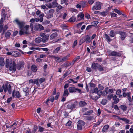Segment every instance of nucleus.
Instances as JSON below:
<instances>
[{
    "label": "nucleus",
    "instance_id": "nucleus-1",
    "mask_svg": "<svg viewBox=\"0 0 133 133\" xmlns=\"http://www.w3.org/2000/svg\"><path fill=\"white\" fill-rule=\"evenodd\" d=\"M6 67L9 68L10 70L15 71L16 70V64L14 61L12 59H6Z\"/></svg>",
    "mask_w": 133,
    "mask_h": 133
},
{
    "label": "nucleus",
    "instance_id": "nucleus-2",
    "mask_svg": "<svg viewBox=\"0 0 133 133\" xmlns=\"http://www.w3.org/2000/svg\"><path fill=\"white\" fill-rule=\"evenodd\" d=\"M2 88L4 92H6L8 90L9 93L11 94V87L10 84L8 83L4 84L2 86Z\"/></svg>",
    "mask_w": 133,
    "mask_h": 133
},
{
    "label": "nucleus",
    "instance_id": "nucleus-3",
    "mask_svg": "<svg viewBox=\"0 0 133 133\" xmlns=\"http://www.w3.org/2000/svg\"><path fill=\"white\" fill-rule=\"evenodd\" d=\"M29 25H26L24 27V29H22L19 31V34L22 35L23 34L29 35L30 32L29 30Z\"/></svg>",
    "mask_w": 133,
    "mask_h": 133
},
{
    "label": "nucleus",
    "instance_id": "nucleus-4",
    "mask_svg": "<svg viewBox=\"0 0 133 133\" xmlns=\"http://www.w3.org/2000/svg\"><path fill=\"white\" fill-rule=\"evenodd\" d=\"M78 102L75 101L73 103H69L67 105V108L68 109H70L71 110L75 108L77 105Z\"/></svg>",
    "mask_w": 133,
    "mask_h": 133
},
{
    "label": "nucleus",
    "instance_id": "nucleus-5",
    "mask_svg": "<svg viewBox=\"0 0 133 133\" xmlns=\"http://www.w3.org/2000/svg\"><path fill=\"white\" fill-rule=\"evenodd\" d=\"M107 52L111 56L120 57L121 55V54L120 52H117L114 51H112L110 50L108 51Z\"/></svg>",
    "mask_w": 133,
    "mask_h": 133
},
{
    "label": "nucleus",
    "instance_id": "nucleus-6",
    "mask_svg": "<svg viewBox=\"0 0 133 133\" xmlns=\"http://www.w3.org/2000/svg\"><path fill=\"white\" fill-rule=\"evenodd\" d=\"M16 24L18 25L20 29H22L25 23L23 22H21L19 21L18 19H16L14 21Z\"/></svg>",
    "mask_w": 133,
    "mask_h": 133
},
{
    "label": "nucleus",
    "instance_id": "nucleus-7",
    "mask_svg": "<svg viewBox=\"0 0 133 133\" xmlns=\"http://www.w3.org/2000/svg\"><path fill=\"white\" fill-rule=\"evenodd\" d=\"M85 122L82 120L79 121L77 123V129L78 130H81L82 129V127L84 125Z\"/></svg>",
    "mask_w": 133,
    "mask_h": 133
},
{
    "label": "nucleus",
    "instance_id": "nucleus-8",
    "mask_svg": "<svg viewBox=\"0 0 133 133\" xmlns=\"http://www.w3.org/2000/svg\"><path fill=\"white\" fill-rule=\"evenodd\" d=\"M90 92L92 94H93L94 93H97V95L99 96H100L102 94V91L100 90H98L97 87L94 88L93 90H91Z\"/></svg>",
    "mask_w": 133,
    "mask_h": 133
},
{
    "label": "nucleus",
    "instance_id": "nucleus-9",
    "mask_svg": "<svg viewBox=\"0 0 133 133\" xmlns=\"http://www.w3.org/2000/svg\"><path fill=\"white\" fill-rule=\"evenodd\" d=\"M101 3L99 2H97L96 3V6H94L92 8V9L93 10L94 9L96 10H99L101 9Z\"/></svg>",
    "mask_w": 133,
    "mask_h": 133
},
{
    "label": "nucleus",
    "instance_id": "nucleus-10",
    "mask_svg": "<svg viewBox=\"0 0 133 133\" xmlns=\"http://www.w3.org/2000/svg\"><path fill=\"white\" fill-rule=\"evenodd\" d=\"M54 10L53 9H51L49 11L48 13L46 15V18L49 19L52 17L53 16V14Z\"/></svg>",
    "mask_w": 133,
    "mask_h": 133
},
{
    "label": "nucleus",
    "instance_id": "nucleus-11",
    "mask_svg": "<svg viewBox=\"0 0 133 133\" xmlns=\"http://www.w3.org/2000/svg\"><path fill=\"white\" fill-rule=\"evenodd\" d=\"M12 95L13 97H16L17 98L20 97L21 96L20 93L18 91H13Z\"/></svg>",
    "mask_w": 133,
    "mask_h": 133
},
{
    "label": "nucleus",
    "instance_id": "nucleus-12",
    "mask_svg": "<svg viewBox=\"0 0 133 133\" xmlns=\"http://www.w3.org/2000/svg\"><path fill=\"white\" fill-rule=\"evenodd\" d=\"M119 34L121 36L120 38L122 40L124 39L126 37L127 34L126 32L123 31H121L119 33Z\"/></svg>",
    "mask_w": 133,
    "mask_h": 133
},
{
    "label": "nucleus",
    "instance_id": "nucleus-13",
    "mask_svg": "<svg viewBox=\"0 0 133 133\" xmlns=\"http://www.w3.org/2000/svg\"><path fill=\"white\" fill-rule=\"evenodd\" d=\"M99 66V65L98 63H93L92 64L91 68L95 70H97Z\"/></svg>",
    "mask_w": 133,
    "mask_h": 133
},
{
    "label": "nucleus",
    "instance_id": "nucleus-14",
    "mask_svg": "<svg viewBox=\"0 0 133 133\" xmlns=\"http://www.w3.org/2000/svg\"><path fill=\"white\" fill-rule=\"evenodd\" d=\"M58 35V34L57 32L53 33L50 36V40L54 39Z\"/></svg>",
    "mask_w": 133,
    "mask_h": 133
},
{
    "label": "nucleus",
    "instance_id": "nucleus-15",
    "mask_svg": "<svg viewBox=\"0 0 133 133\" xmlns=\"http://www.w3.org/2000/svg\"><path fill=\"white\" fill-rule=\"evenodd\" d=\"M23 91L25 93L26 96L29 95V89L28 88L26 87H24L23 89Z\"/></svg>",
    "mask_w": 133,
    "mask_h": 133
},
{
    "label": "nucleus",
    "instance_id": "nucleus-16",
    "mask_svg": "<svg viewBox=\"0 0 133 133\" xmlns=\"http://www.w3.org/2000/svg\"><path fill=\"white\" fill-rule=\"evenodd\" d=\"M84 38L85 42L87 43H90L91 42V40L90 39V37H89L88 35L85 36Z\"/></svg>",
    "mask_w": 133,
    "mask_h": 133
},
{
    "label": "nucleus",
    "instance_id": "nucleus-17",
    "mask_svg": "<svg viewBox=\"0 0 133 133\" xmlns=\"http://www.w3.org/2000/svg\"><path fill=\"white\" fill-rule=\"evenodd\" d=\"M24 64V62H20L18 64L17 66V68L18 70H20L21 68L23 67Z\"/></svg>",
    "mask_w": 133,
    "mask_h": 133
},
{
    "label": "nucleus",
    "instance_id": "nucleus-18",
    "mask_svg": "<svg viewBox=\"0 0 133 133\" xmlns=\"http://www.w3.org/2000/svg\"><path fill=\"white\" fill-rule=\"evenodd\" d=\"M87 103L84 101H80L79 103V105L80 107H83L87 105Z\"/></svg>",
    "mask_w": 133,
    "mask_h": 133
},
{
    "label": "nucleus",
    "instance_id": "nucleus-19",
    "mask_svg": "<svg viewBox=\"0 0 133 133\" xmlns=\"http://www.w3.org/2000/svg\"><path fill=\"white\" fill-rule=\"evenodd\" d=\"M31 69L34 72H36L37 70V67L35 65H32L31 67Z\"/></svg>",
    "mask_w": 133,
    "mask_h": 133
},
{
    "label": "nucleus",
    "instance_id": "nucleus-20",
    "mask_svg": "<svg viewBox=\"0 0 133 133\" xmlns=\"http://www.w3.org/2000/svg\"><path fill=\"white\" fill-rule=\"evenodd\" d=\"M109 127V125H105L103 127L102 129V131L103 132H104L107 130Z\"/></svg>",
    "mask_w": 133,
    "mask_h": 133
},
{
    "label": "nucleus",
    "instance_id": "nucleus-21",
    "mask_svg": "<svg viewBox=\"0 0 133 133\" xmlns=\"http://www.w3.org/2000/svg\"><path fill=\"white\" fill-rule=\"evenodd\" d=\"M117 96L115 95L113 97V100L114 101V103L115 104L117 103L119 101V99L118 98H117Z\"/></svg>",
    "mask_w": 133,
    "mask_h": 133
},
{
    "label": "nucleus",
    "instance_id": "nucleus-22",
    "mask_svg": "<svg viewBox=\"0 0 133 133\" xmlns=\"http://www.w3.org/2000/svg\"><path fill=\"white\" fill-rule=\"evenodd\" d=\"M119 108L121 109L123 111H125L127 109V107L125 105H120Z\"/></svg>",
    "mask_w": 133,
    "mask_h": 133
},
{
    "label": "nucleus",
    "instance_id": "nucleus-23",
    "mask_svg": "<svg viewBox=\"0 0 133 133\" xmlns=\"http://www.w3.org/2000/svg\"><path fill=\"white\" fill-rule=\"evenodd\" d=\"M49 37L46 35L43 36L42 38V41L43 43L46 42L48 39Z\"/></svg>",
    "mask_w": 133,
    "mask_h": 133
},
{
    "label": "nucleus",
    "instance_id": "nucleus-24",
    "mask_svg": "<svg viewBox=\"0 0 133 133\" xmlns=\"http://www.w3.org/2000/svg\"><path fill=\"white\" fill-rule=\"evenodd\" d=\"M35 41L36 43H39L42 41V38L40 37H38L35 39Z\"/></svg>",
    "mask_w": 133,
    "mask_h": 133
},
{
    "label": "nucleus",
    "instance_id": "nucleus-25",
    "mask_svg": "<svg viewBox=\"0 0 133 133\" xmlns=\"http://www.w3.org/2000/svg\"><path fill=\"white\" fill-rule=\"evenodd\" d=\"M76 88L73 87H70L69 88V91L70 93L75 92Z\"/></svg>",
    "mask_w": 133,
    "mask_h": 133
},
{
    "label": "nucleus",
    "instance_id": "nucleus-26",
    "mask_svg": "<svg viewBox=\"0 0 133 133\" xmlns=\"http://www.w3.org/2000/svg\"><path fill=\"white\" fill-rule=\"evenodd\" d=\"M11 34V33L8 31H7L5 33V37L6 39H8L10 36Z\"/></svg>",
    "mask_w": 133,
    "mask_h": 133
},
{
    "label": "nucleus",
    "instance_id": "nucleus-27",
    "mask_svg": "<svg viewBox=\"0 0 133 133\" xmlns=\"http://www.w3.org/2000/svg\"><path fill=\"white\" fill-rule=\"evenodd\" d=\"M61 26L63 29H68V26L65 24H63L61 25Z\"/></svg>",
    "mask_w": 133,
    "mask_h": 133
},
{
    "label": "nucleus",
    "instance_id": "nucleus-28",
    "mask_svg": "<svg viewBox=\"0 0 133 133\" xmlns=\"http://www.w3.org/2000/svg\"><path fill=\"white\" fill-rule=\"evenodd\" d=\"M90 98L91 99H92L93 100H97V99L98 98H99L100 97V96H94L92 95H90Z\"/></svg>",
    "mask_w": 133,
    "mask_h": 133
},
{
    "label": "nucleus",
    "instance_id": "nucleus-29",
    "mask_svg": "<svg viewBox=\"0 0 133 133\" xmlns=\"http://www.w3.org/2000/svg\"><path fill=\"white\" fill-rule=\"evenodd\" d=\"M38 79L37 78L35 79L33 83L34 84H36L37 87H39L40 86V84L38 83Z\"/></svg>",
    "mask_w": 133,
    "mask_h": 133
},
{
    "label": "nucleus",
    "instance_id": "nucleus-30",
    "mask_svg": "<svg viewBox=\"0 0 133 133\" xmlns=\"http://www.w3.org/2000/svg\"><path fill=\"white\" fill-rule=\"evenodd\" d=\"M5 63L4 59L1 58H0V65L2 66H4V65Z\"/></svg>",
    "mask_w": 133,
    "mask_h": 133
},
{
    "label": "nucleus",
    "instance_id": "nucleus-31",
    "mask_svg": "<svg viewBox=\"0 0 133 133\" xmlns=\"http://www.w3.org/2000/svg\"><path fill=\"white\" fill-rule=\"evenodd\" d=\"M108 88H105V90L103 92V93H102V94L103 95L106 96L108 94L107 92V90L108 89Z\"/></svg>",
    "mask_w": 133,
    "mask_h": 133
},
{
    "label": "nucleus",
    "instance_id": "nucleus-32",
    "mask_svg": "<svg viewBox=\"0 0 133 133\" xmlns=\"http://www.w3.org/2000/svg\"><path fill=\"white\" fill-rule=\"evenodd\" d=\"M114 11L117 14L120 15H124V14H122V12L120 11L119 10H118L117 9H114Z\"/></svg>",
    "mask_w": 133,
    "mask_h": 133
},
{
    "label": "nucleus",
    "instance_id": "nucleus-33",
    "mask_svg": "<svg viewBox=\"0 0 133 133\" xmlns=\"http://www.w3.org/2000/svg\"><path fill=\"white\" fill-rule=\"evenodd\" d=\"M93 112V110H91L88 111L83 114L84 115H89L91 114Z\"/></svg>",
    "mask_w": 133,
    "mask_h": 133
},
{
    "label": "nucleus",
    "instance_id": "nucleus-34",
    "mask_svg": "<svg viewBox=\"0 0 133 133\" xmlns=\"http://www.w3.org/2000/svg\"><path fill=\"white\" fill-rule=\"evenodd\" d=\"M105 36L106 39L109 42H110L111 41V39L110 38L109 36L107 34H105Z\"/></svg>",
    "mask_w": 133,
    "mask_h": 133
},
{
    "label": "nucleus",
    "instance_id": "nucleus-35",
    "mask_svg": "<svg viewBox=\"0 0 133 133\" xmlns=\"http://www.w3.org/2000/svg\"><path fill=\"white\" fill-rule=\"evenodd\" d=\"M70 55H67L65 56L64 57L62 58V60H63L64 61H66L67 60L69 57H70Z\"/></svg>",
    "mask_w": 133,
    "mask_h": 133
},
{
    "label": "nucleus",
    "instance_id": "nucleus-36",
    "mask_svg": "<svg viewBox=\"0 0 133 133\" xmlns=\"http://www.w3.org/2000/svg\"><path fill=\"white\" fill-rule=\"evenodd\" d=\"M76 20V18L74 17H72L70 18L69 20V21L71 22H74Z\"/></svg>",
    "mask_w": 133,
    "mask_h": 133
},
{
    "label": "nucleus",
    "instance_id": "nucleus-37",
    "mask_svg": "<svg viewBox=\"0 0 133 133\" xmlns=\"http://www.w3.org/2000/svg\"><path fill=\"white\" fill-rule=\"evenodd\" d=\"M109 35L111 37H113L115 36V34L113 30H111V31Z\"/></svg>",
    "mask_w": 133,
    "mask_h": 133
},
{
    "label": "nucleus",
    "instance_id": "nucleus-38",
    "mask_svg": "<svg viewBox=\"0 0 133 133\" xmlns=\"http://www.w3.org/2000/svg\"><path fill=\"white\" fill-rule=\"evenodd\" d=\"M69 94V92L67 89H66L64 90L63 96L64 97L68 96Z\"/></svg>",
    "mask_w": 133,
    "mask_h": 133
},
{
    "label": "nucleus",
    "instance_id": "nucleus-39",
    "mask_svg": "<svg viewBox=\"0 0 133 133\" xmlns=\"http://www.w3.org/2000/svg\"><path fill=\"white\" fill-rule=\"evenodd\" d=\"M130 93H128L127 98L129 101L131 102H132V99L130 96Z\"/></svg>",
    "mask_w": 133,
    "mask_h": 133
},
{
    "label": "nucleus",
    "instance_id": "nucleus-40",
    "mask_svg": "<svg viewBox=\"0 0 133 133\" xmlns=\"http://www.w3.org/2000/svg\"><path fill=\"white\" fill-rule=\"evenodd\" d=\"M37 127L36 126H34L33 130L32 131L31 133H35L37 130Z\"/></svg>",
    "mask_w": 133,
    "mask_h": 133
},
{
    "label": "nucleus",
    "instance_id": "nucleus-41",
    "mask_svg": "<svg viewBox=\"0 0 133 133\" xmlns=\"http://www.w3.org/2000/svg\"><path fill=\"white\" fill-rule=\"evenodd\" d=\"M45 129L44 128L41 126H39L38 128V131L40 132H42Z\"/></svg>",
    "mask_w": 133,
    "mask_h": 133
},
{
    "label": "nucleus",
    "instance_id": "nucleus-42",
    "mask_svg": "<svg viewBox=\"0 0 133 133\" xmlns=\"http://www.w3.org/2000/svg\"><path fill=\"white\" fill-rule=\"evenodd\" d=\"M98 23V22L97 21H95L92 22L91 23L92 26H96L97 25Z\"/></svg>",
    "mask_w": 133,
    "mask_h": 133
},
{
    "label": "nucleus",
    "instance_id": "nucleus-43",
    "mask_svg": "<svg viewBox=\"0 0 133 133\" xmlns=\"http://www.w3.org/2000/svg\"><path fill=\"white\" fill-rule=\"evenodd\" d=\"M98 87L99 89V90H100L101 91L104 89V87L101 84H99L98 85Z\"/></svg>",
    "mask_w": 133,
    "mask_h": 133
},
{
    "label": "nucleus",
    "instance_id": "nucleus-44",
    "mask_svg": "<svg viewBox=\"0 0 133 133\" xmlns=\"http://www.w3.org/2000/svg\"><path fill=\"white\" fill-rule=\"evenodd\" d=\"M107 100L106 99H103L101 102L102 104L103 105H105L107 103Z\"/></svg>",
    "mask_w": 133,
    "mask_h": 133
},
{
    "label": "nucleus",
    "instance_id": "nucleus-45",
    "mask_svg": "<svg viewBox=\"0 0 133 133\" xmlns=\"http://www.w3.org/2000/svg\"><path fill=\"white\" fill-rule=\"evenodd\" d=\"M52 7L53 8L56 7L58 3L57 2H52Z\"/></svg>",
    "mask_w": 133,
    "mask_h": 133
},
{
    "label": "nucleus",
    "instance_id": "nucleus-46",
    "mask_svg": "<svg viewBox=\"0 0 133 133\" xmlns=\"http://www.w3.org/2000/svg\"><path fill=\"white\" fill-rule=\"evenodd\" d=\"M94 118V117L92 116H88L86 117V119L89 120H93Z\"/></svg>",
    "mask_w": 133,
    "mask_h": 133
},
{
    "label": "nucleus",
    "instance_id": "nucleus-47",
    "mask_svg": "<svg viewBox=\"0 0 133 133\" xmlns=\"http://www.w3.org/2000/svg\"><path fill=\"white\" fill-rule=\"evenodd\" d=\"M45 80V78H40L39 79V82L40 83L44 82Z\"/></svg>",
    "mask_w": 133,
    "mask_h": 133
},
{
    "label": "nucleus",
    "instance_id": "nucleus-48",
    "mask_svg": "<svg viewBox=\"0 0 133 133\" xmlns=\"http://www.w3.org/2000/svg\"><path fill=\"white\" fill-rule=\"evenodd\" d=\"M8 26L7 25H6L4 26V28H3V32L2 34H3L4 33V32L6 31V30L8 29Z\"/></svg>",
    "mask_w": 133,
    "mask_h": 133
},
{
    "label": "nucleus",
    "instance_id": "nucleus-49",
    "mask_svg": "<svg viewBox=\"0 0 133 133\" xmlns=\"http://www.w3.org/2000/svg\"><path fill=\"white\" fill-rule=\"evenodd\" d=\"M62 7L60 5H58L57 7V8L56 10L58 12L60 9L62 8Z\"/></svg>",
    "mask_w": 133,
    "mask_h": 133
},
{
    "label": "nucleus",
    "instance_id": "nucleus-50",
    "mask_svg": "<svg viewBox=\"0 0 133 133\" xmlns=\"http://www.w3.org/2000/svg\"><path fill=\"white\" fill-rule=\"evenodd\" d=\"M78 17H80L81 18H83L84 17V14L82 13H81L77 15Z\"/></svg>",
    "mask_w": 133,
    "mask_h": 133
},
{
    "label": "nucleus",
    "instance_id": "nucleus-51",
    "mask_svg": "<svg viewBox=\"0 0 133 133\" xmlns=\"http://www.w3.org/2000/svg\"><path fill=\"white\" fill-rule=\"evenodd\" d=\"M50 22L49 21H46L42 22V24L43 25H45L50 23Z\"/></svg>",
    "mask_w": 133,
    "mask_h": 133
},
{
    "label": "nucleus",
    "instance_id": "nucleus-52",
    "mask_svg": "<svg viewBox=\"0 0 133 133\" xmlns=\"http://www.w3.org/2000/svg\"><path fill=\"white\" fill-rule=\"evenodd\" d=\"M60 48L59 47L57 48L54 51V52L55 53H57L58 51L60 50Z\"/></svg>",
    "mask_w": 133,
    "mask_h": 133
},
{
    "label": "nucleus",
    "instance_id": "nucleus-53",
    "mask_svg": "<svg viewBox=\"0 0 133 133\" xmlns=\"http://www.w3.org/2000/svg\"><path fill=\"white\" fill-rule=\"evenodd\" d=\"M114 96L112 94L109 95L108 96V100H110L111 98H113Z\"/></svg>",
    "mask_w": 133,
    "mask_h": 133
},
{
    "label": "nucleus",
    "instance_id": "nucleus-54",
    "mask_svg": "<svg viewBox=\"0 0 133 133\" xmlns=\"http://www.w3.org/2000/svg\"><path fill=\"white\" fill-rule=\"evenodd\" d=\"M38 24L39 26V30H40V31L43 30L44 29L42 25L40 24Z\"/></svg>",
    "mask_w": 133,
    "mask_h": 133
},
{
    "label": "nucleus",
    "instance_id": "nucleus-55",
    "mask_svg": "<svg viewBox=\"0 0 133 133\" xmlns=\"http://www.w3.org/2000/svg\"><path fill=\"white\" fill-rule=\"evenodd\" d=\"M111 17H115L117 16V15L114 13L111 12L110 14Z\"/></svg>",
    "mask_w": 133,
    "mask_h": 133
},
{
    "label": "nucleus",
    "instance_id": "nucleus-56",
    "mask_svg": "<svg viewBox=\"0 0 133 133\" xmlns=\"http://www.w3.org/2000/svg\"><path fill=\"white\" fill-rule=\"evenodd\" d=\"M35 29L36 30L40 31L39 30V26L38 24L36 25L35 26Z\"/></svg>",
    "mask_w": 133,
    "mask_h": 133
},
{
    "label": "nucleus",
    "instance_id": "nucleus-57",
    "mask_svg": "<svg viewBox=\"0 0 133 133\" xmlns=\"http://www.w3.org/2000/svg\"><path fill=\"white\" fill-rule=\"evenodd\" d=\"M121 92V90L120 89L118 90L116 92V94L117 95H119Z\"/></svg>",
    "mask_w": 133,
    "mask_h": 133
},
{
    "label": "nucleus",
    "instance_id": "nucleus-58",
    "mask_svg": "<svg viewBox=\"0 0 133 133\" xmlns=\"http://www.w3.org/2000/svg\"><path fill=\"white\" fill-rule=\"evenodd\" d=\"M88 110V108H83L82 109L81 111L83 112H84Z\"/></svg>",
    "mask_w": 133,
    "mask_h": 133
},
{
    "label": "nucleus",
    "instance_id": "nucleus-59",
    "mask_svg": "<svg viewBox=\"0 0 133 133\" xmlns=\"http://www.w3.org/2000/svg\"><path fill=\"white\" fill-rule=\"evenodd\" d=\"M80 59V57L79 56H77L76 57H75L73 60L75 62H76L77 61H78V59Z\"/></svg>",
    "mask_w": 133,
    "mask_h": 133
},
{
    "label": "nucleus",
    "instance_id": "nucleus-60",
    "mask_svg": "<svg viewBox=\"0 0 133 133\" xmlns=\"http://www.w3.org/2000/svg\"><path fill=\"white\" fill-rule=\"evenodd\" d=\"M72 123V122L71 121H69L66 123V125L70 126L71 125Z\"/></svg>",
    "mask_w": 133,
    "mask_h": 133
},
{
    "label": "nucleus",
    "instance_id": "nucleus-61",
    "mask_svg": "<svg viewBox=\"0 0 133 133\" xmlns=\"http://www.w3.org/2000/svg\"><path fill=\"white\" fill-rule=\"evenodd\" d=\"M54 100V97L52 95L50 97V101L51 102H53Z\"/></svg>",
    "mask_w": 133,
    "mask_h": 133
},
{
    "label": "nucleus",
    "instance_id": "nucleus-62",
    "mask_svg": "<svg viewBox=\"0 0 133 133\" xmlns=\"http://www.w3.org/2000/svg\"><path fill=\"white\" fill-rule=\"evenodd\" d=\"M77 41L76 40L73 43L72 47L74 48L77 45Z\"/></svg>",
    "mask_w": 133,
    "mask_h": 133
},
{
    "label": "nucleus",
    "instance_id": "nucleus-63",
    "mask_svg": "<svg viewBox=\"0 0 133 133\" xmlns=\"http://www.w3.org/2000/svg\"><path fill=\"white\" fill-rule=\"evenodd\" d=\"M98 69L100 71H102L104 70L103 68L100 65H99V66L98 67Z\"/></svg>",
    "mask_w": 133,
    "mask_h": 133
},
{
    "label": "nucleus",
    "instance_id": "nucleus-64",
    "mask_svg": "<svg viewBox=\"0 0 133 133\" xmlns=\"http://www.w3.org/2000/svg\"><path fill=\"white\" fill-rule=\"evenodd\" d=\"M110 131L112 132L113 133L115 131V127H112L111 128V129L110 130Z\"/></svg>",
    "mask_w": 133,
    "mask_h": 133
}]
</instances>
